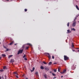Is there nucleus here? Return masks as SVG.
Here are the masks:
<instances>
[{
  "label": "nucleus",
  "instance_id": "39",
  "mask_svg": "<svg viewBox=\"0 0 79 79\" xmlns=\"http://www.w3.org/2000/svg\"><path fill=\"white\" fill-rule=\"evenodd\" d=\"M3 71V70H0V71Z\"/></svg>",
  "mask_w": 79,
  "mask_h": 79
},
{
  "label": "nucleus",
  "instance_id": "21",
  "mask_svg": "<svg viewBox=\"0 0 79 79\" xmlns=\"http://www.w3.org/2000/svg\"><path fill=\"white\" fill-rule=\"evenodd\" d=\"M71 30L72 31H76V29H74V28H72Z\"/></svg>",
  "mask_w": 79,
  "mask_h": 79
},
{
  "label": "nucleus",
  "instance_id": "17",
  "mask_svg": "<svg viewBox=\"0 0 79 79\" xmlns=\"http://www.w3.org/2000/svg\"><path fill=\"white\" fill-rule=\"evenodd\" d=\"M60 69H61V68H60V67H59L58 68V72H60Z\"/></svg>",
  "mask_w": 79,
  "mask_h": 79
},
{
  "label": "nucleus",
  "instance_id": "26",
  "mask_svg": "<svg viewBox=\"0 0 79 79\" xmlns=\"http://www.w3.org/2000/svg\"><path fill=\"white\" fill-rule=\"evenodd\" d=\"M43 63H44V64H47V63H46V62H43Z\"/></svg>",
  "mask_w": 79,
  "mask_h": 79
},
{
  "label": "nucleus",
  "instance_id": "4",
  "mask_svg": "<svg viewBox=\"0 0 79 79\" xmlns=\"http://www.w3.org/2000/svg\"><path fill=\"white\" fill-rule=\"evenodd\" d=\"M76 24V22H74L72 24L73 26V27H75Z\"/></svg>",
  "mask_w": 79,
  "mask_h": 79
},
{
  "label": "nucleus",
  "instance_id": "29",
  "mask_svg": "<svg viewBox=\"0 0 79 79\" xmlns=\"http://www.w3.org/2000/svg\"><path fill=\"white\" fill-rule=\"evenodd\" d=\"M3 47L4 48L6 49V46H3Z\"/></svg>",
  "mask_w": 79,
  "mask_h": 79
},
{
  "label": "nucleus",
  "instance_id": "6",
  "mask_svg": "<svg viewBox=\"0 0 79 79\" xmlns=\"http://www.w3.org/2000/svg\"><path fill=\"white\" fill-rule=\"evenodd\" d=\"M76 7L77 9V10H79V7H78V6H77V5H76Z\"/></svg>",
  "mask_w": 79,
  "mask_h": 79
},
{
  "label": "nucleus",
  "instance_id": "33",
  "mask_svg": "<svg viewBox=\"0 0 79 79\" xmlns=\"http://www.w3.org/2000/svg\"><path fill=\"white\" fill-rule=\"evenodd\" d=\"M52 56V59H54V56Z\"/></svg>",
  "mask_w": 79,
  "mask_h": 79
},
{
  "label": "nucleus",
  "instance_id": "8",
  "mask_svg": "<svg viewBox=\"0 0 79 79\" xmlns=\"http://www.w3.org/2000/svg\"><path fill=\"white\" fill-rule=\"evenodd\" d=\"M70 32H71V31H70V30H67V33H70Z\"/></svg>",
  "mask_w": 79,
  "mask_h": 79
},
{
  "label": "nucleus",
  "instance_id": "49",
  "mask_svg": "<svg viewBox=\"0 0 79 79\" xmlns=\"http://www.w3.org/2000/svg\"><path fill=\"white\" fill-rule=\"evenodd\" d=\"M75 19H76V18H75Z\"/></svg>",
  "mask_w": 79,
  "mask_h": 79
},
{
  "label": "nucleus",
  "instance_id": "48",
  "mask_svg": "<svg viewBox=\"0 0 79 79\" xmlns=\"http://www.w3.org/2000/svg\"><path fill=\"white\" fill-rule=\"evenodd\" d=\"M15 73V74H16V73Z\"/></svg>",
  "mask_w": 79,
  "mask_h": 79
},
{
  "label": "nucleus",
  "instance_id": "36",
  "mask_svg": "<svg viewBox=\"0 0 79 79\" xmlns=\"http://www.w3.org/2000/svg\"><path fill=\"white\" fill-rule=\"evenodd\" d=\"M50 73H52V71H50Z\"/></svg>",
  "mask_w": 79,
  "mask_h": 79
},
{
  "label": "nucleus",
  "instance_id": "38",
  "mask_svg": "<svg viewBox=\"0 0 79 79\" xmlns=\"http://www.w3.org/2000/svg\"><path fill=\"white\" fill-rule=\"evenodd\" d=\"M17 45V44H15V45Z\"/></svg>",
  "mask_w": 79,
  "mask_h": 79
},
{
  "label": "nucleus",
  "instance_id": "11",
  "mask_svg": "<svg viewBox=\"0 0 79 79\" xmlns=\"http://www.w3.org/2000/svg\"><path fill=\"white\" fill-rule=\"evenodd\" d=\"M40 69H44V67H43V66H41L40 67Z\"/></svg>",
  "mask_w": 79,
  "mask_h": 79
},
{
  "label": "nucleus",
  "instance_id": "3",
  "mask_svg": "<svg viewBox=\"0 0 79 79\" xmlns=\"http://www.w3.org/2000/svg\"><path fill=\"white\" fill-rule=\"evenodd\" d=\"M47 54L48 55V58L50 59V58H51V56H50V54L48 53H47Z\"/></svg>",
  "mask_w": 79,
  "mask_h": 79
},
{
  "label": "nucleus",
  "instance_id": "35",
  "mask_svg": "<svg viewBox=\"0 0 79 79\" xmlns=\"http://www.w3.org/2000/svg\"><path fill=\"white\" fill-rule=\"evenodd\" d=\"M15 76H16V77H17V78H18V76L16 75Z\"/></svg>",
  "mask_w": 79,
  "mask_h": 79
},
{
  "label": "nucleus",
  "instance_id": "51",
  "mask_svg": "<svg viewBox=\"0 0 79 79\" xmlns=\"http://www.w3.org/2000/svg\"><path fill=\"white\" fill-rule=\"evenodd\" d=\"M78 23H79V21H78Z\"/></svg>",
  "mask_w": 79,
  "mask_h": 79
},
{
  "label": "nucleus",
  "instance_id": "16",
  "mask_svg": "<svg viewBox=\"0 0 79 79\" xmlns=\"http://www.w3.org/2000/svg\"><path fill=\"white\" fill-rule=\"evenodd\" d=\"M45 69L46 71H48L49 70V69H48V68H45Z\"/></svg>",
  "mask_w": 79,
  "mask_h": 79
},
{
  "label": "nucleus",
  "instance_id": "42",
  "mask_svg": "<svg viewBox=\"0 0 79 79\" xmlns=\"http://www.w3.org/2000/svg\"><path fill=\"white\" fill-rule=\"evenodd\" d=\"M26 79H28V78L27 77V78H26Z\"/></svg>",
  "mask_w": 79,
  "mask_h": 79
},
{
  "label": "nucleus",
  "instance_id": "25",
  "mask_svg": "<svg viewBox=\"0 0 79 79\" xmlns=\"http://www.w3.org/2000/svg\"><path fill=\"white\" fill-rule=\"evenodd\" d=\"M52 76H56V75H55V74H54L53 73H52Z\"/></svg>",
  "mask_w": 79,
  "mask_h": 79
},
{
  "label": "nucleus",
  "instance_id": "46",
  "mask_svg": "<svg viewBox=\"0 0 79 79\" xmlns=\"http://www.w3.org/2000/svg\"><path fill=\"white\" fill-rule=\"evenodd\" d=\"M75 20H76V19H75L74 20V21H75Z\"/></svg>",
  "mask_w": 79,
  "mask_h": 79
},
{
  "label": "nucleus",
  "instance_id": "12",
  "mask_svg": "<svg viewBox=\"0 0 79 79\" xmlns=\"http://www.w3.org/2000/svg\"><path fill=\"white\" fill-rule=\"evenodd\" d=\"M35 74H36V76H39V75L38 74V72H36L35 73Z\"/></svg>",
  "mask_w": 79,
  "mask_h": 79
},
{
  "label": "nucleus",
  "instance_id": "44",
  "mask_svg": "<svg viewBox=\"0 0 79 79\" xmlns=\"http://www.w3.org/2000/svg\"><path fill=\"white\" fill-rule=\"evenodd\" d=\"M1 58H2L0 57V60H1Z\"/></svg>",
  "mask_w": 79,
  "mask_h": 79
},
{
  "label": "nucleus",
  "instance_id": "19",
  "mask_svg": "<svg viewBox=\"0 0 79 79\" xmlns=\"http://www.w3.org/2000/svg\"><path fill=\"white\" fill-rule=\"evenodd\" d=\"M26 57H27L26 55L25 54H24V55L23 56V58H26Z\"/></svg>",
  "mask_w": 79,
  "mask_h": 79
},
{
  "label": "nucleus",
  "instance_id": "13",
  "mask_svg": "<svg viewBox=\"0 0 79 79\" xmlns=\"http://www.w3.org/2000/svg\"><path fill=\"white\" fill-rule=\"evenodd\" d=\"M14 62V60L13 59H11V60H10V63H13Z\"/></svg>",
  "mask_w": 79,
  "mask_h": 79
},
{
  "label": "nucleus",
  "instance_id": "47",
  "mask_svg": "<svg viewBox=\"0 0 79 79\" xmlns=\"http://www.w3.org/2000/svg\"><path fill=\"white\" fill-rule=\"evenodd\" d=\"M39 49H40V48H39Z\"/></svg>",
  "mask_w": 79,
  "mask_h": 79
},
{
  "label": "nucleus",
  "instance_id": "2",
  "mask_svg": "<svg viewBox=\"0 0 79 79\" xmlns=\"http://www.w3.org/2000/svg\"><path fill=\"white\" fill-rule=\"evenodd\" d=\"M23 52V49L20 50L19 51H18V54H20V53H22Z\"/></svg>",
  "mask_w": 79,
  "mask_h": 79
},
{
  "label": "nucleus",
  "instance_id": "28",
  "mask_svg": "<svg viewBox=\"0 0 79 79\" xmlns=\"http://www.w3.org/2000/svg\"><path fill=\"white\" fill-rule=\"evenodd\" d=\"M54 73H56V69H54Z\"/></svg>",
  "mask_w": 79,
  "mask_h": 79
},
{
  "label": "nucleus",
  "instance_id": "23",
  "mask_svg": "<svg viewBox=\"0 0 79 79\" xmlns=\"http://www.w3.org/2000/svg\"><path fill=\"white\" fill-rule=\"evenodd\" d=\"M3 69H6V66H5L3 67Z\"/></svg>",
  "mask_w": 79,
  "mask_h": 79
},
{
  "label": "nucleus",
  "instance_id": "22",
  "mask_svg": "<svg viewBox=\"0 0 79 79\" xmlns=\"http://www.w3.org/2000/svg\"><path fill=\"white\" fill-rule=\"evenodd\" d=\"M12 56H13V55H10L9 56V58H10Z\"/></svg>",
  "mask_w": 79,
  "mask_h": 79
},
{
  "label": "nucleus",
  "instance_id": "20",
  "mask_svg": "<svg viewBox=\"0 0 79 79\" xmlns=\"http://www.w3.org/2000/svg\"><path fill=\"white\" fill-rule=\"evenodd\" d=\"M27 44V45H29V46H32V45H31V44H30L28 43V44Z\"/></svg>",
  "mask_w": 79,
  "mask_h": 79
},
{
  "label": "nucleus",
  "instance_id": "10",
  "mask_svg": "<svg viewBox=\"0 0 79 79\" xmlns=\"http://www.w3.org/2000/svg\"><path fill=\"white\" fill-rule=\"evenodd\" d=\"M13 43H14V41H12L10 43V45H12L13 44Z\"/></svg>",
  "mask_w": 79,
  "mask_h": 79
},
{
  "label": "nucleus",
  "instance_id": "18",
  "mask_svg": "<svg viewBox=\"0 0 79 79\" xmlns=\"http://www.w3.org/2000/svg\"><path fill=\"white\" fill-rule=\"evenodd\" d=\"M52 62H50L48 63L49 65H51V64H52Z\"/></svg>",
  "mask_w": 79,
  "mask_h": 79
},
{
  "label": "nucleus",
  "instance_id": "31",
  "mask_svg": "<svg viewBox=\"0 0 79 79\" xmlns=\"http://www.w3.org/2000/svg\"><path fill=\"white\" fill-rule=\"evenodd\" d=\"M72 47V48H73V47H74V44H73Z\"/></svg>",
  "mask_w": 79,
  "mask_h": 79
},
{
  "label": "nucleus",
  "instance_id": "43",
  "mask_svg": "<svg viewBox=\"0 0 79 79\" xmlns=\"http://www.w3.org/2000/svg\"><path fill=\"white\" fill-rule=\"evenodd\" d=\"M6 0V1H9V0Z\"/></svg>",
  "mask_w": 79,
  "mask_h": 79
},
{
  "label": "nucleus",
  "instance_id": "15",
  "mask_svg": "<svg viewBox=\"0 0 79 79\" xmlns=\"http://www.w3.org/2000/svg\"><path fill=\"white\" fill-rule=\"evenodd\" d=\"M29 48V46L26 47L25 50H27V49H28V48Z\"/></svg>",
  "mask_w": 79,
  "mask_h": 79
},
{
  "label": "nucleus",
  "instance_id": "34",
  "mask_svg": "<svg viewBox=\"0 0 79 79\" xmlns=\"http://www.w3.org/2000/svg\"><path fill=\"white\" fill-rule=\"evenodd\" d=\"M54 64H56V63L55 62L54 63H53Z\"/></svg>",
  "mask_w": 79,
  "mask_h": 79
},
{
  "label": "nucleus",
  "instance_id": "14",
  "mask_svg": "<svg viewBox=\"0 0 79 79\" xmlns=\"http://www.w3.org/2000/svg\"><path fill=\"white\" fill-rule=\"evenodd\" d=\"M34 69H35V68H34V67H33L32 69V70H31V72H33V71H34Z\"/></svg>",
  "mask_w": 79,
  "mask_h": 79
},
{
  "label": "nucleus",
  "instance_id": "9",
  "mask_svg": "<svg viewBox=\"0 0 79 79\" xmlns=\"http://www.w3.org/2000/svg\"><path fill=\"white\" fill-rule=\"evenodd\" d=\"M47 74H45L44 75V77L46 78L47 79Z\"/></svg>",
  "mask_w": 79,
  "mask_h": 79
},
{
  "label": "nucleus",
  "instance_id": "27",
  "mask_svg": "<svg viewBox=\"0 0 79 79\" xmlns=\"http://www.w3.org/2000/svg\"><path fill=\"white\" fill-rule=\"evenodd\" d=\"M9 51V49H6V51H5V52H7V51Z\"/></svg>",
  "mask_w": 79,
  "mask_h": 79
},
{
  "label": "nucleus",
  "instance_id": "40",
  "mask_svg": "<svg viewBox=\"0 0 79 79\" xmlns=\"http://www.w3.org/2000/svg\"><path fill=\"white\" fill-rule=\"evenodd\" d=\"M73 52H74V51H75L74 50H73Z\"/></svg>",
  "mask_w": 79,
  "mask_h": 79
},
{
  "label": "nucleus",
  "instance_id": "24",
  "mask_svg": "<svg viewBox=\"0 0 79 79\" xmlns=\"http://www.w3.org/2000/svg\"><path fill=\"white\" fill-rule=\"evenodd\" d=\"M67 25L68 27H69V22L68 23Z\"/></svg>",
  "mask_w": 79,
  "mask_h": 79
},
{
  "label": "nucleus",
  "instance_id": "7",
  "mask_svg": "<svg viewBox=\"0 0 79 79\" xmlns=\"http://www.w3.org/2000/svg\"><path fill=\"white\" fill-rule=\"evenodd\" d=\"M2 56L4 57H5V56H6V55H5V54H2Z\"/></svg>",
  "mask_w": 79,
  "mask_h": 79
},
{
  "label": "nucleus",
  "instance_id": "30",
  "mask_svg": "<svg viewBox=\"0 0 79 79\" xmlns=\"http://www.w3.org/2000/svg\"><path fill=\"white\" fill-rule=\"evenodd\" d=\"M24 10H25V12L27 11V10L26 9H25Z\"/></svg>",
  "mask_w": 79,
  "mask_h": 79
},
{
  "label": "nucleus",
  "instance_id": "50",
  "mask_svg": "<svg viewBox=\"0 0 79 79\" xmlns=\"http://www.w3.org/2000/svg\"><path fill=\"white\" fill-rule=\"evenodd\" d=\"M1 44V43H0V44Z\"/></svg>",
  "mask_w": 79,
  "mask_h": 79
},
{
  "label": "nucleus",
  "instance_id": "45",
  "mask_svg": "<svg viewBox=\"0 0 79 79\" xmlns=\"http://www.w3.org/2000/svg\"><path fill=\"white\" fill-rule=\"evenodd\" d=\"M0 79H1V77H0Z\"/></svg>",
  "mask_w": 79,
  "mask_h": 79
},
{
  "label": "nucleus",
  "instance_id": "5",
  "mask_svg": "<svg viewBox=\"0 0 79 79\" xmlns=\"http://www.w3.org/2000/svg\"><path fill=\"white\" fill-rule=\"evenodd\" d=\"M66 71V70L65 69L63 70V72H60V73L61 74H64V73Z\"/></svg>",
  "mask_w": 79,
  "mask_h": 79
},
{
  "label": "nucleus",
  "instance_id": "1",
  "mask_svg": "<svg viewBox=\"0 0 79 79\" xmlns=\"http://www.w3.org/2000/svg\"><path fill=\"white\" fill-rule=\"evenodd\" d=\"M64 59L65 61H66L67 60H68V59H69V57L66 56H64Z\"/></svg>",
  "mask_w": 79,
  "mask_h": 79
},
{
  "label": "nucleus",
  "instance_id": "32",
  "mask_svg": "<svg viewBox=\"0 0 79 79\" xmlns=\"http://www.w3.org/2000/svg\"><path fill=\"white\" fill-rule=\"evenodd\" d=\"M24 60H27V58H24Z\"/></svg>",
  "mask_w": 79,
  "mask_h": 79
},
{
  "label": "nucleus",
  "instance_id": "41",
  "mask_svg": "<svg viewBox=\"0 0 79 79\" xmlns=\"http://www.w3.org/2000/svg\"><path fill=\"white\" fill-rule=\"evenodd\" d=\"M55 78H56V77H54L53 78V79H55Z\"/></svg>",
  "mask_w": 79,
  "mask_h": 79
},
{
  "label": "nucleus",
  "instance_id": "37",
  "mask_svg": "<svg viewBox=\"0 0 79 79\" xmlns=\"http://www.w3.org/2000/svg\"><path fill=\"white\" fill-rule=\"evenodd\" d=\"M61 77H63V76H61Z\"/></svg>",
  "mask_w": 79,
  "mask_h": 79
}]
</instances>
